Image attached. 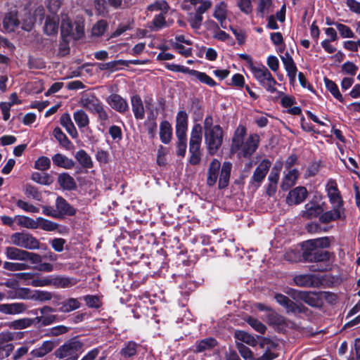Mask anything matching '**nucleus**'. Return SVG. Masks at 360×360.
<instances>
[{"instance_id": "obj_23", "label": "nucleus", "mask_w": 360, "mask_h": 360, "mask_svg": "<svg viewBox=\"0 0 360 360\" xmlns=\"http://www.w3.org/2000/svg\"><path fill=\"white\" fill-rule=\"evenodd\" d=\"M132 111L136 120H143L145 117V110L143 101L139 95L131 97Z\"/></svg>"}, {"instance_id": "obj_6", "label": "nucleus", "mask_w": 360, "mask_h": 360, "mask_svg": "<svg viewBox=\"0 0 360 360\" xmlns=\"http://www.w3.org/2000/svg\"><path fill=\"white\" fill-rule=\"evenodd\" d=\"M5 255L8 259L18 260L24 262L29 261L32 264H39L42 262V257L39 254L28 252L15 247H6L5 249Z\"/></svg>"}, {"instance_id": "obj_62", "label": "nucleus", "mask_w": 360, "mask_h": 360, "mask_svg": "<svg viewBox=\"0 0 360 360\" xmlns=\"http://www.w3.org/2000/svg\"><path fill=\"white\" fill-rule=\"evenodd\" d=\"M25 18L22 19V28L26 31H30L32 28L35 19L31 15L29 11H25Z\"/></svg>"}, {"instance_id": "obj_59", "label": "nucleus", "mask_w": 360, "mask_h": 360, "mask_svg": "<svg viewBox=\"0 0 360 360\" xmlns=\"http://www.w3.org/2000/svg\"><path fill=\"white\" fill-rule=\"evenodd\" d=\"M34 287H44L52 285V275L33 279L30 283Z\"/></svg>"}, {"instance_id": "obj_9", "label": "nucleus", "mask_w": 360, "mask_h": 360, "mask_svg": "<svg viewBox=\"0 0 360 360\" xmlns=\"http://www.w3.org/2000/svg\"><path fill=\"white\" fill-rule=\"evenodd\" d=\"M291 297L297 302L303 301L311 307L321 304L322 292L293 290Z\"/></svg>"}, {"instance_id": "obj_20", "label": "nucleus", "mask_w": 360, "mask_h": 360, "mask_svg": "<svg viewBox=\"0 0 360 360\" xmlns=\"http://www.w3.org/2000/svg\"><path fill=\"white\" fill-rule=\"evenodd\" d=\"M202 141V127L199 124H195L192 129L189 150H200Z\"/></svg>"}, {"instance_id": "obj_34", "label": "nucleus", "mask_w": 360, "mask_h": 360, "mask_svg": "<svg viewBox=\"0 0 360 360\" xmlns=\"http://www.w3.org/2000/svg\"><path fill=\"white\" fill-rule=\"evenodd\" d=\"M172 136V128L167 121H163L160 126V137L161 141L167 144L170 142Z\"/></svg>"}, {"instance_id": "obj_53", "label": "nucleus", "mask_w": 360, "mask_h": 360, "mask_svg": "<svg viewBox=\"0 0 360 360\" xmlns=\"http://www.w3.org/2000/svg\"><path fill=\"white\" fill-rule=\"evenodd\" d=\"M271 0H259L257 6V13L263 18L266 14L270 12L271 6Z\"/></svg>"}, {"instance_id": "obj_43", "label": "nucleus", "mask_w": 360, "mask_h": 360, "mask_svg": "<svg viewBox=\"0 0 360 360\" xmlns=\"http://www.w3.org/2000/svg\"><path fill=\"white\" fill-rule=\"evenodd\" d=\"M15 219L20 226L29 229H35L36 219H34L24 215H17L15 217Z\"/></svg>"}, {"instance_id": "obj_63", "label": "nucleus", "mask_w": 360, "mask_h": 360, "mask_svg": "<svg viewBox=\"0 0 360 360\" xmlns=\"http://www.w3.org/2000/svg\"><path fill=\"white\" fill-rule=\"evenodd\" d=\"M236 346L239 354H240L243 359H250L251 356H253V353L250 350V349L245 346L244 344L236 342Z\"/></svg>"}, {"instance_id": "obj_31", "label": "nucleus", "mask_w": 360, "mask_h": 360, "mask_svg": "<svg viewBox=\"0 0 360 360\" xmlns=\"http://www.w3.org/2000/svg\"><path fill=\"white\" fill-rule=\"evenodd\" d=\"M217 344L215 339L212 338H207L198 341L195 343L194 352L200 353L206 351H210L213 349Z\"/></svg>"}, {"instance_id": "obj_3", "label": "nucleus", "mask_w": 360, "mask_h": 360, "mask_svg": "<svg viewBox=\"0 0 360 360\" xmlns=\"http://www.w3.org/2000/svg\"><path fill=\"white\" fill-rule=\"evenodd\" d=\"M205 143L210 154L214 155L220 148L223 142V130L219 125H213L211 116L204 120Z\"/></svg>"}, {"instance_id": "obj_14", "label": "nucleus", "mask_w": 360, "mask_h": 360, "mask_svg": "<svg viewBox=\"0 0 360 360\" xmlns=\"http://www.w3.org/2000/svg\"><path fill=\"white\" fill-rule=\"evenodd\" d=\"M307 196L305 187L298 186L290 191L287 196L286 202L288 205H297L303 202Z\"/></svg>"}, {"instance_id": "obj_41", "label": "nucleus", "mask_w": 360, "mask_h": 360, "mask_svg": "<svg viewBox=\"0 0 360 360\" xmlns=\"http://www.w3.org/2000/svg\"><path fill=\"white\" fill-rule=\"evenodd\" d=\"M75 122L79 128H84L89 125V118L83 110H77L73 114Z\"/></svg>"}, {"instance_id": "obj_38", "label": "nucleus", "mask_w": 360, "mask_h": 360, "mask_svg": "<svg viewBox=\"0 0 360 360\" xmlns=\"http://www.w3.org/2000/svg\"><path fill=\"white\" fill-rule=\"evenodd\" d=\"M190 4L195 8V13L202 15L212 6L210 0H189Z\"/></svg>"}, {"instance_id": "obj_39", "label": "nucleus", "mask_w": 360, "mask_h": 360, "mask_svg": "<svg viewBox=\"0 0 360 360\" xmlns=\"http://www.w3.org/2000/svg\"><path fill=\"white\" fill-rule=\"evenodd\" d=\"M35 229H41L46 231H53L58 228V224L43 217L36 218Z\"/></svg>"}, {"instance_id": "obj_8", "label": "nucleus", "mask_w": 360, "mask_h": 360, "mask_svg": "<svg viewBox=\"0 0 360 360\" xmlns=\"http://www.w3.org/2000/svg\"><path fill=\"white\" fill-rule=\"evenodd\" d=\"M11 243L15 246L27 250L39 248V240L32 235L27 233H15L11 236Z\"/></svg>"}, {"instance_id": "obj_44", "label": "nucleus", "mask_w": 360, "mask_h": 360, "mask_svg": "<svg viewBox=\"0 0 360 360\" xmlns=\"http://www.w3.org/2000/svg\"><path fill=\"white\" fill-rule=\"evenodd\" d=\"M295 283L302 287H311L314 284V277L309 274L299 275L295 277Z\"/></svg>"}, {"instance_id": "obj_16", "label": "nucleus", "mask_w": 360, "mask_h": 360, "mask_svg": "<svg viewBox=\"0 0 360 360\" xmlns=\"http://www.w3.org/2000/svg\"><path fill=\"white\" fill-rule=\"evenodd\" d=\"M345 218V208H338L333 207V210L319 215V220L322 223H329L338 219H344Z\"/></svg>"}, {"instance_id": "obj_54", "label": "nucleus", "mask_w": 360, "mask_h": 360, "mask_svg": "<svg viewBox=\"0 0 360 360\" xmlns=\"http://www.w3.org/2000/svg\"><path fill=\"white\" fill-rule=\"evenodd\" d=\"M169 9V6L166 1L159 0L148 6V10L150 11H160L161 13H165Z\"/></svg>"}, {"instance_id": "obj_2", "label": "nucleus", "mask_w": 360, "mask_h": 360, "mask_svg": "<svg viewBox=\"0 0 360 360\" xmlns=\"http://www.w3.org/2000/svg\"><path fill=\"white\" fill-rule=\"evenodd\" d=\"M232 164L224 162L222 165L217 159H213L208 167L207 172V184L209 186H214L219 180V188L226 187L229 184Z\"/></svg>"}, {"instance_id": "obj_29", "label": "nucleus", "mask_w": 360, "mask_h": 360, "mask_svg": "<svg viewBox=\"0 0 360 360\" xmlns=\"http://www.w3.org/2000/svg\"><path fill=\"white\" fill-rule=\"evenodd\" d=\"M59 18L57 15H48L44 24V32L47 35H55L58 32Z\"/></svg>"}, {"instance_id": "obj_12", "label": "nucleus", "mask_w": 360, "mask_h": 360, "mask_svg": "<svg viewBox=\"0 0 360 360\" xmlns=\"http://www.w3.org/2000/svg\"><path fill=\"white\" fill-rule=\"evenodd\" d=\"M78 103L81 107L91 112H94L97 107L102 103L94 94L91 92H84L82 94Z\"/></svg>"}, {"instance_id": "obj_61", "label": "nucleus", "mask_w": 360, "mask_h": 360, "mask_svg": "<svg viewBox=\"0 0 360 360\" xmlns=\"http://www.w3.org/2000/svg\"><path fill=\"white\" fill-rule=\"evenodd\" d=\"M51 167V160L49 158L45 156H41L39 158L34 165V167L37 169L45 171L50 168Z\"/></svg>"}, {"instance_id": "obj_49", "label": "nucleus", "mask_w": 360, "mask_h": 360, "mask_svg": "<svg viewBox=\"0 0 360 360\" xmlns=\"http://www.w3.org/2000/svg\"><path fill=\"white\" fill-rule=\"evenodd\" d=\"M34 322V319L30 318H22L20 319H18L12 321L10 323V327L13 329H24L31 326Z\"/></svg>"}, {"instance_id": "obj_30", "label": "nucleus", "mask_w": 360, "mask_h": 360, "mask_svg": "<svg viewBox=\"0 0 360 360\" xmlns=\"http://www.w3.org/2000/svg\"><path fill=\"white\" fill-rule=\"evenodd\" d=\"M53 311L54 309L50 307H44L40 309L41 314H43V316H37L34 320L37 323H41L43 326L50 325L55 321L56 316L46 314L49 312H53Z\"/></svg>"}, {"instance_id": "obj_24", "label": "nucleus", "mask_w": 360, "mask_h": 360, "mask_svg": "<svg viewBox=\"0 0 360 360\" xmlns=\"http://www.w3.org/2000/svg\"><path fill=\"white\" fill-rule=\"evenodd\" d=\"M323 210L322 207L314 202H309L304 206V210L302 211V217L307 219H313L323 212Z\"/></svg>"}, {"instance_id": "obj_15", "label": "nucleus", "mask_w": 360, "mask_h": 360, "mask_svg": "<svg viewBox=\"0 0 360 360\" xmlns=\"http://www.w3.org/2000/svg\"><path fill=\"white\" fill-rule=\"evenodd\" d=\"M274 298L279 304L285 309L288 313L297 314L302 311L301 306L295 304L282 294H276Z\"/></svg>"}, {"instance_id": "obj_5", "label": "nucleus", "mask_w": 360, "mask_h": 360, "mask_svg": "<svg viewBox=\"0 0 360 360\" xmlns=\"http://www.w3.org/2000/svg\"><path fill=\"white\" fill-rule=\"evenodd\" d=\"M83 344L77 338H72L60 346L55 352L56 358L64 360H77L82 351Z\"/></svg>"}, {"instance_id": "obj_36", "label": "nucleus", "mask_w": 360, "mask_h": 360, "mask_svg": "<svg viewBox=\"0 0 360 360\" xmlns=\"http://www.w3.org/2000/svg\"><path fill=\"white\" fill-rule=\"evenodd\" d=\"M58 182L64 190L70 191L76 188L75 179L68 173L60 174L58 177Z\"/></svg>"}, {"instance_id": "obj_32", "label": "nucleus", "mask_w": 360, "mask_h": 360, "mask_svg": "<svg viewBox=\"0 0 360 360\" xmlns=\"http://www.w3.org/2000/svg\"><path fill=\"white\" fill-rule=\"evenodd\" d=\"M60 124L66 129L68 133L72 137L76 138L78 136L77 131L68 113H64L60 118Z\"/></svg>"}, {"instance_id": "obj_7", "label": "nucleus", "mask_w": 360, "mask_h": 360, "mask_svg": "<svg viewBox=\"0 0 360 360\" xmlns=\"http://www.w3.org/2000/svg\"><path fill=\"white\" fill-rule=\"evenodd\" d=\"M61 35L63 38L72 37L79 39L84 35V24L81 20L72 25L66 15H62Z\"/></svg>"}, {"instance_id": "obj_60", "label": "nucleus", "mask_w": 360, "mask_h": 360, "mask_svg": "<svg viewBox=\"0 0 360 360\" xmlns=\"http://www.w3.org/2000/svg\"><path fill=\"white\" fill-rule=\"evenodd\" d=\"M137 345L136 342L130 341L122 349L121 354L124 357H131L136 354Z\"/></svg>"}, {"instance_id": "obj_13", "label": "nucleus", "mask_w": 360, "mask_h": 360, "mask_svg": "<svg viewBox=\"0 0 360 360\" xmlns=\"http://www.w3.org/2000/svg\"><path fill=\"white\" fill-rule=\"evenodd\" d=\"M27 305L23 302L0 304V313L4 315H18L25 313Z\"/></svg>"}, {"instance_id": "obj_56", "label": "nucleus", "mask_w": 360, "mask_h": 360, "mask_svg": "<svg viewBox=\"0 0 360 360\" xmlns=\"http://www.w3.org/2000/svg\"><path fill=\"white\" fill-rule=\"evenodd\" d=\"M93 113L97 114L98 121L101 125L105 126L106 124V122L109 119V116L107 110L105 109L102 103L97 107Z\"/></svg>"}, {"instance_id": "obj_22", "label": "nucleus", "mask_w": 360, "mask_h": 360, "mask_svg": "<svg viewBox=\"0 0 360 360\" xmlns=\"http://www.w3.org/2000/svg\"><path fill=\"white\" fill-rule=\"evenodd\" d=\"M214 17L219 22L221 27L226 28L227 4L224 1L215 5Z\"/></svg>"}, {"instance_id": "obj_33", "label": "nucleus", "mask_w": 360, "mask_h": 360, "mask_svg": "<svg viewBox=\"0 0 360 360\" xmlns=\"http://www.w3.org/2000/svg\"><path fill=\"white\" fill-rule=\"evenodd\" d=\"M234 338L236 342L239 341L238 342L245 343L251 347H255L257 344V340L253 335L243 330H236Z\"/></svg>"}, {"instance_id": "obj_64", "label": "nucleus", "mask_w": 360, "mask_h": 360, "mask_svg": "<svg viewBox=\"0 0 360 360\" xmlns=\"http://www.w3.org/2000/svg\"><path fill=\"white\" fill-rule=\"evenodd\" d=\"M54 137L59 141L63 146H67L70 143V141L66 135L62 131L60 128L56 127L53 131Z\"/></svg>"}, {"instance_id": "obj_27", "label": "nucleus", "mask_w": 360, "mask_h": 360, "mask_svg": "<svg viewBox=\"0 0 360 360\" xmlns=\"http://www.w3.org/2000/svg\"><path fill=\"white\" fill-rule=\"evenodd\" d=\"M299 175L300 173L296 169L288 170L282 180L281 185V188L284 191H287L293 186L295 184Z\"/></svg>"}, {"instance_id": "obj_21", "label": "nucleus", "mask_w": 360, "mask_h": 360, "mask_svg": "<svg viewBox=\"0 0 360 360\" xmlns=\"http://www.w3.org/2000/svg\"><path fill=\"white\" fill-rule=\"evenodd\" d=\"M19 25L20 20L16 12L11 11L6 13L3 20V26L6 32H13Z\"/></svg>"}, {"instance_id": "obj_19", "label": "nucleus", "mask_w": 360, "mask_h": 360, "mask_svg": "<svg viewBox=\"0 0 360 360\" xmlns=\"http://www.w3.org/2000/svg\"><path fill=\"white\" fill-rule=\"evenodd\" d=\"M56 342L53 340H46L38 347L31 352L32 356L35 358H41L50 353L56 347Z\"/></svg>"}, {"instance_id": "obj_46", "label": "nucleus", "mask_w": 360, "mask_h": 360, "mask_svg": "<svg viewBox=\"0 0 360 360\" xmlns=\"http://www.w3.org/2000/svg\"><path fill=\"white\" fill-rule=\"evenodd\" d=\"M308 248L320 249L328 248L330 245V240L327 237L310 240L307 242Z\"/></svg>"}, {"instance_id": "obj_37", "label": "nucleus", "mask_w": 360, "mask_h": 360, "mask_svg": "<svg viewBox=\"0 0 360 360\" xmlns=\"http://www.w3.org/2000/svg\"><path fill=\"white\" fill-rule=\"evenodd\" d=\"M60 311L61 312L68 313L80 307V302L78 299L68 298L60 303Z\"/></svg>"}, {"instance_id": "obj_47", "label": "nucleus", "mask_w": 360, "mask_h": 360, "mask_svg": "<svg viewBox=\"0 0 360 360\" xmlns=\"http://www.w3.org/2000/svg\"><path fill=\"white\" fill-rule=\"evenodd\" d=\"M31 179L32 181L42 185H50L53 182L52 177L46 173L34 172L31 176Z\"/></svg>"}, {"instance_id": "obj_51", "label": "nucleus", "mask_w": 360, "mask_h": 360, "mask_svg": "<svg viewBox=\"0 0 360 360\" xmlns=\"http://www.w3.org/2000/svg\"><path fill=\"white\" fill-rule=\"evenodd\" d=\"M266 321L269 325L278 326L285 323V319L282 316L271 310L266 316Z\"/></svg>"}, {"instance_id": "obj_55", "label": "nucleus", "mask_w": 360, "mask_h": 360, "mask_svg": "<svg viewBox=\"0 0 360 360\" xmlns=\"http://www.w3.org/2000/svg\"><path fill=\"white\" fill-rule=\"evenodd\" d=\"M13 334L9 331H4L0 333V347H11L14 349V346L10 342L13 340Z\"/></svg>"}, {"instance_id": "obj_26", "label": "nucleus", "mask_w": 360, "mask_h": 360, "mask_svg": "<svg viewBox=\"0 0 360 360\" xmlns=\"http://www.w3.org/2000/svg\"><path fill=\"white\" fill-rule=\"evenodd\" d=\"M281 58L285 69L288 73V76L290 80L293 81L296 77L297 68L292 56L289 54V53L286 52L284 56H282Z\"/></svg>"}, {"instance_id": "obj_18", "label": "nucleus", "mask_w": 360, "mask_h": 360, "mask_svg": "<svg viewBox=\"0 0 360 360\" xmlns=\"http://www.w3.org/2000/svg\"><path fill=\"white\" fill-rule=\"evenodd\" d=\"M309 251L304 254L306 260L309 262H324L328 261L330 258V254L328 251L314 248H309Z\"/></svg>"}, {"instance_id": "obj_17", "label": "nucleus", "mask_w": 360, "mask_h": 360, "mask_svg": "<svg viewBox=\"0 0 360 360\" xmlns=\"http://www.w3.org/2000/svg\"><path fill=\"white\" fill-rule=\"evenodd\" d=\"M271 165V163L269 160H263L255 169L252 176V180L260 184L264 179Z\"/></svg>"}, {"instance_id": "obj_58", "label": "nucleus", "mask_w": 360, "mask_h": 360, "mask_svg": "<svg viewBox=\"0 0 360 360\" xmlns=\"http://www.w3.org/2000/svg\"><path fill=\"white\" fill-rule=\"evenodd\" d=\"M338 30L340 34L343 38H353L354 33L351 28L341 23H333Z\"/></svg>"}, {"instance_id": "obj_52", "label": "nucleus", "mask_w": 360, "mask_h": 360, "mask_svg": "<svg viewBox=\"0 0 360 360\" xmlns=\"http://www.w3.org/2000/svg\"><path fill=\"white\" fill-rule=\"evenodd\" d=\"M282 167L283 162L281 161H277L275 163L268 178L269 182L277 184L279 179V173L282 169Z\"/></svg>"}, {"instance_id": "obj_11", "label": "nucleus", "mask_w": 360, "mask_h": 360, "mask_svg": "<svg viewBox=\"0 0 360 360\" xmlns=\"http://www.w3.org/2000/svg\"><path fill=\"white\" fill-rule=\"evenodd\" d=\"M326 191L330 202L333 207L338 208H344L343 200L341 198L338 186L334 180H329L326 184Z\"/></svg>"}, {"instance_id": "obj_45", "label": "nucleus", "mask_w": 360, "mask_h": 360, "mask_svg": "<svg viewBox=\"0 0 360 360\" xmlns=\"http://www.w3.org/2000/svg\"><path fill=\"white\" fill-rule=\"evenodd\" d=\"M3 267L4 269L11 271H25L30 269V266L25 262H5Z\"/></svg>"}, {"instance_id": "obj_42", "label": "nucleus", "mask_w": 360, "mask_h": 360, "mask_svg": "<svg viewBox=\"0 0 360 360\" xmlns=\"http://www.w3.org/2000/svg\"><path fill=\"white\" fill-rule=\"evenodd\" d=\"M76 160L84 168L90 169L93 167V162L91 157L84 150H79L75 154Z\"/></svg>"}, {"instance_id": "obj_1", "label": "nucleus", "mask_w": 360, "mask_h": 360, "mask_svg": "<svg viewBox=\"0 0 360 360\" xmlns=\"http://www.w3.org/2000/svg\"><path fill=\"white\" fill-rule=\"evenodd\" d=\"M245 134V127L243 125H239L232 139L231 151L233 153L239 152V156L249 158L257 149L259 143V136L257 134H252L244 141Z\"/></svg>"}, {"instance_id": "obj_25", "label": "nucleus", "mask_w": 360, "mask_h": 360, "mask_svg": "<svg viewBox=\"0 0 360 360\" xmlns=\"http://www.w3.org/2000/svg\"><path fill=\"white\" fill-rule=\"evenodd\" d=\"M56 207L58 212V218L62 215L72 216L75 214V210L62 197L56 198Z\"/></svg>"}, {"instance_id": "obj_48", "label": "nucleus", "mask_w": 360, "mask_h": 360, "mask_svg": "<svg viewBox=\"0 0 360 360\" xmlns=\"http://www.w3.org/2000/svg\"><path fill=\"white\" fill-rule=\"evenodd\" d=\"M324 82L326 87L332 94V95L339 101L343 102V97L336 84L328 78L324 79Z\"/></svg>"}, {"instance_id": "obj_35", "label": "nucleus", "mask_w": 360, "mask_h": 360, "mask_svg": "<svg viewBox=\"0 0 360 360\" xmlns=\"http://www.w3.org/2000/svg\"><path fill=\"white\" fill-rule=\"evenodd\" d=\"M52 160L53 164L56 166L66 169H72L75 165V162L72 160L60 153L53 155Z\"/></svg>"}, {"instance_id": "obj_10", "label": "nucleus", "mask_w": 360, "mask_h": 360, "mask_svg": "<svg viewBox=\"0 0 360 360\" xmlns=\"http://www.w3.org/2000/svg\"><path fill=\"white\" fill-rule=\"evenodd\" d=\"M105 101L112 109L120 114L124 115L129 112V107L127 101L119 94H111Z\"/></svg>"}, {"instance_id": "obj_4", "label": "nucleus", "mask_w": 360, "mask_h": 360, "mask_svg": "<svg viewBox=\"0 0 360 360\" xmlns=\"http://www.w3.org/2000/svg\"><path fill=\"white\" fill-rule=\"evenodd\" d=\"M250 71L253 74L255 79L267 91L270 93L276 91L275 86L277 84V82L267 68L261 64L251 65Z\"/></svg>"}, {"instance_id": "obj_40", "label": "nucleus", "mask_w": 360, "mask_h": 360, "mask_svg": "<svg viewBox=\"0 0 360 360\" xmlns=\"http://www.w3.org/2000/svg\"><path fill=\"white\" fill-rule=\"evenodd\" d=\"M189 75L194 77L200 82L210 86H214L217 84L214 80L205 72H199L195 70H191Z\"/></svg>"}, {"instance_id": "obj_50", "label": "nucleus", "mask_w": 360, "mask_h": 360, "mask_svg": "<svg viewBox=\"0 0 360 360\" xmlns=\"http://www.w3.org/2000/svg\"><path fill=\"white\" fill-rule=\"evenodd\" d=\"M245 321L257 332L261 334H264L266 332V326L258 319L252 316H248L245 319Z\"/></svg>"}, {"instance_id": "obj_28", "label": "nucleus", "mask_w": 360, "mask_h": 360, "mask_svg": "<svg viewBox=\"0 0 360 360\" xmlns=\"http://www.w3.org/2000/svg\"><path fill=\"white\" fill-rule=\"evenodd\" d=\"M76 279L69 277L52 275V286L57 288H66L75 285Z\"/></svg>"}, {"instance_id": "obj_57", "label": "nucleus", "mask_w": 360, "mask_h": 360, "mask_svg": "<svg viewBox=\"0 0 360 360\" xmlns=\"http://www.w3.org/2000/svg\"><path fill=\"white\" fill-rule=\"evenodd\" d=\"M252 1L253 0H236L237 6L242 13L249 15L253 10L252 4Z\"/></svg>"}]
</instances>
